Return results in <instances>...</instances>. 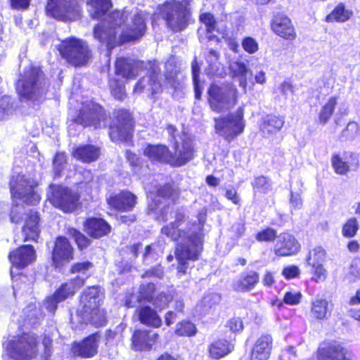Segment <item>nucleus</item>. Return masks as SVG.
Here are the masks:
<instances>
[{
  "mask_svg": "<svg viewBox=\"0 0 360 360\" xmlns=\"http://www.w3.org/2000/svg\"><path fill=\"white\" fill-rule=\"evenodd\" d=\"M256 239L258 241H265V242H270L275 240L276 238V231L271 229V228H267L266 229L259 232L256 235Z\"/></svg>",
  "mask_w": 360,
  "mask_h": 360,
  "instance_id": "bf43d9fd",
  "label": "nucleus"
},
{
  "mask_svg": "<svg viewBox=\"0 0 360 360\" xmlns=\"http://www.w3.org/2000/svg\"><path fill=\"white\" fill-rule=\"evenodd\" d=\"M325 257L326 252L320 246L309 251L307 257V265L310 267V271L313 274L312 280L316 282L323 281L327 277V271L323 265Z\"/></svg>",
  "mask_w": 360,
  "mask_h": 360,
  "instance_id": "f3484780",
  "label": "nucleus"
},
{
  "mask_svg": "<svg viewBox=\"0 0 360 360\" xmlns=\"http://www.w3.org/2000/svg\"><path fill=\"white\" fill-rule=\"evenodd\" d=\"M104 115L103 108L90 101L83 105L79 115L75 119V122L83 127L92 126L98 128L101 127V122L104 121Z\"/></svg>",
  "mask_w": 360,
  "mask_h": 360,
  "instance_id": "ddd939ff",
  "label": "nucleus"
},
{
  "mask_svg": "<svg viewBox=\"0 0 360 360\" xmlns=\"http://www.w3.org/2000/svg\"><path fill=\"white\" fill-rule=\"evenodd\" d=\"M126 158L130 166L131 167L133 172L135 174H139L142 165L141 159L139 158L136 154L132 153L129 150H127L126 152Z\"/></svg>",
  "mask_w": 360,
  "mask_h": 360,
  "instance_id": "864d4df0",
  "label": "nucleus"
},
{
  "mask_svg": "<svg viewBox=\"0 0 360 360\" xmlns=\"http://www.w3.org/2000/svg\"><path fill=\"white\" fill-rule=\"evenodd\" d=\"M359 133V125L356 122H349L342 132V137L347 140L354 139Z\"/></svg>",
  "mask_w": 360,
  "mask_h": 360,
  "instance_id": "13d9d810",
  "label": "nucleus"
},
{
  "mask_svg": "<svg viewBox=\"0 0 360 360\" xmlns=\"http://www.w3.org/2000/svg\"><path fill=\"white\" fill-rule=\"evenodd\" d=\"M319 356L327 360H354L353 354L335 341L323 344L319 349Z\"/></svg>",
  "mask_w": 360,
  "mask_h": 360,
  "instance_id": "a211bd4d",
  "label": "nucleus"
},
{
  "mask_svg": "<svg viewBox=\"0 0 360 360\" xmlns=\"http://www.w3.org/2000/svg\"><path fill=\"white\" fill-rule=\"evenodd\" d=\"M233 349V346L229 342L225 340H219L209 346V356L212 359H219L228 355Z\"/></svg>",
  "mask_w": 360,
  "mask_h": 360,
  "instance_id": "a19ab883",
  "label": "nucleus"
},
{
  "mask_svg": "<svg viewBox=\"0 0 360 360\" xmlns=\"http://www.w3.org/2000/svg\"><path fill=\"white\" fill-rule=\"evenodd\" d=\"M84 227L86 233L94 238H101L110 232V226L103 219L91 218L86 221Z\"/></svg>",
  "mask_w": 360,
  "mask_h": 360,
  "instance_id": "473e14b6",
  "label": "nucleus"
},
{
  "mask_svg": "<svg viewBox=\"0 0 360 360\" xmlns=\"http://www.w3.org/2000/svg\"><path fill=\"white\" fill-rule=\"evenodd\" d=\"M155 295V288L153 283L142 284L139 287V295H131L126 300L125 304L129 308H133L142 301L152 302Z\"/></svg>",
  "mask_w": 360,
  "mask_h": 360,
  "instance_id": "7c9ffc66",
  "label": "nucleus"
},
{
  "mask_svg": "<svg viewBox=\"0 0 360 360\" xmlns=\"http://www.w3.org/2000/svg\"><path fill=\"white\" fill-rule=\"evenodd\" d=\"M127 18V11H115L104 22L94 27V38L105 45L108 53L115 46L138 39L144 34L146 29L144 13L140 11L134 14L131 23L124 29Z\"/></svg>",
  "mask_w": 360,
  "mask_h": 360,
  "instance_id": "f257e3e1",
  "label": "nucleus"
},
{
  "mask_svg": "<svg viewBox=\"0 0 360 360\" xmlns=\"http://www.w3.org/2000/svg\"><path fill=\"white\" fill-rule=\"evenodd\" d=\"M110 88L111 94L115 98L122 100L125 97V89L122 82H120L117 79H111L110 80Z\"/></svg>",
  "mask_w": 360,
  "mask_h": 360,
  "instance_id": "603ef678",
  "label": "nucleus"
},
{
  "mask_svg": "<svg viewBox=\"0 0 360 360\" xmlns=\"http://www.w3.org/2000/svg\"><path fill=\"white\" fill-rule=\"evenodd\" d=\"M330 316L328 302L322 298H317L311 303V317L316 321L327 319Z\"/></svg>",
  "mask_w": 360,
  "mask_h": 360,
  "instance_id": "37998d69",
  "label": "nucleus"
},
{
  "mask_svg": "<svg viewBox=\"0 0 360 360\" xmlns=\"http://www.w3.org/2000/svg\"><path fill=\"white\" fill-rule=\"evenodd\" d=\"M105 323L106 312L100 307L89 311V313L76 314L71 318L72 328L75 330H81L88 323L100 327L104 326Z\"/></svg>",
  "mask_w": 360,
  "mask_h": 360,
  "instance_id": "dca6fc26",
  "label": "nucleus"
},
{
  "mask_svg": "<svg viewBox=\"0 0 360 360\" xmlns=\"http://www.w3.org/2000/svg\"><path fill=\"white\" fill-rule=\"evenodd\" d=\"M58 49L67 63L75 67L85 65L92 56L86 41L75 37L62 41Z\"/></svg>",
  "mask_w": 360,
  "mask_h": 360,
  "instance_id": "39448f33",
  "label": "nucleus"
},
{
  "mask_svg": "<svg viewBox=\"0 0 360 360\" xmlns=\"http://www.w3.org/2000/svg\"><path fill=\"white\" fill-rule=\"evenodd\" d=\"M84 284V278L77 276L63 283L55 292V297L59 302H63L69 297L75 295L76 290L82 288Z\"/></svg>",
  "mask_w": 360,
  "mask_h": 360,
  "instance_id": "2f4dec72",
  "label": "nucleus"
},
{
  "mask_svg": "<svg viewBox=\"0 0 360 360\" xmlns=\"http://www.w3.org/2000/svg\"><path fill=\"white\" fill-rule=\"evenodd\" d=\"M141 63L129 58H118L115 63V73L117 76L129 79L139 74Z\"/></svg>",
  "mask_w": 360,
  "mask_h": 360,
  "instance_id": "c85d7f7f",
  "label": "nucleus"
},
{
  "mask_svg": "<svg viewBox=\"0 0 360 360\" xmlns=\"http://www.w3.org/2000/svg\"><path fill=\"white\" fill-rule=\"evenodd\" d=\"M252 185L255 192H262L264 193L269 192L271 188L270 180L264 176L255 177Z\"/></svg>",
  "mask_w": 360,
  "mask_h": 360,
  "instance_id": "09e8293b",
  "label": "nucleus"
},
{
  "mask_svg": "<svg viewBox=\"0 0 360 360\" xmlns=\"http://www.w3.org/2000/svg\"><path fill=\"white\" fill-rule=\"evenodd\" d=\"M359 229V224L356 218H350L344 224L342 230L345 237L351 238L356 235Z\"/></svg>",
  "mask_w": 360,
  "mask_h": 360,
  "instance_id": "3c124183",
  "label": "nucleus"
},
{
  "mask_svg": "<svg viewBox=\"0 0 360 360\" xmlns=\"http://www.w3.org/2000/svg\"><path fill=\"white\" fill-rule=\"evenodd\" d=\"M193 146L191 139H186L181 143H176L174 152L170 151L169 164L174 167L185 165L193 158Z\"/></svg>",
  "mask_w": 360,
  "mask_h": 360,
  "instance_id": "6ab92c4d",
  "label": "nucleus"
},
{
  "mask_svg": "<svg viewBox=\"0 0 360 360\" xmlns=\"http://www.w3.org/2000/svg\"><path fill=\"white\" fill-rule=\"evenodd\" d=\"M49 199L56 207L65 212H70L77 207L79 196L67 187L53 186L50 187Z\"/></svg>",
  "mask_w": 360,
  "mask_h": 360,
  "instance_id": "9b49d317",
  "label": "nucleus"
},
{
  "mask_svg": "<svg viewBox=\"0 0 360 360\" xmlns=\"http://www.w3.org/2000/svg\"><path fill=\"white\" fill-rule=\"evenodd\" d=\"M143 154L151 161L169 164V159H170V150L164 145H148L144 149Z\"/></svg>",
  "mask_w": 360,
  "mask_h": 360,
  "instance_id": "f704fd0d",
  "label": "nucleus"
},
{
  "mask_svg": "<svg viewBox=\"0 0 360 360\" xmlns=\"http://www.w3.org/2000/svg\"><path fill=\"white\" fill-rule=\"evenodd\" d=\"M331 165L338 174L346 175L350 172H355L359 167V155L351 151H345L334 154L331 157Z\"/></svg>",
  "mask_w": 360,
  "mask_h": 360,
  "instance_id": "4468645a",
  "label": "nucleus"
},
{
  "mask_svg": "<svg viewBox=\"0 0 360 360\" xmlns=\"http://www.w3.org/2000/svg\"><path fill=\"white\" fill-rule=\"evenodd\" d=\"M107 201L110 207L120 211H130L136 203V196L128 191H122L110 195Z\"/></svg>",
  "mask_w": 360,
  "mask_h": 360,
  "instance_id": "bb28decb",
  "label": "nucleus"
},
{
  "mask_svg": "<svg viewBox=\"0 0 360 360\" xmlns=\"http://www.w3.org/2000/svg\"><path fill=\"white\" fill-rule=\"evenodd\" d=\"M46 13L60 20H73L80 16L79 0H49Z\"/></svg>",
  "mask_w": 360,
  "mask_h": 360,
  "instance_id": "9d476101",
  "label": "nucleus"
},
{
  "mask_svg": "<svg viewBox=\"0 0 360 360\" xmlns=\"http://www.w3.org/2000/svg\"><path fill=\"white\" fill-rule=\"evenodd\" d=\"M140 322L149 327L159 328L161 326L162 320L158 315L156 311L148 306L141 307L136 309Z\"/></svg>",
  "mask_w": 360,
  "mask_h": 360,
  "instance_id": "c9c22d12",
  "label": "nucleus"
},
{
  "mask_svg": "<svg viewBox=\"0 0 360 360\" xmlns=\"http://www.w3.org/2000/svg\"><path fill=\"white\" fill-rule=\"evenodd\" d=\"M243 108L240 107L234 113L214 119L216 132L226 141H231L244 130Z\"/></svg>",
  "mask_w": 360,
  "mask_h": 360,
  "instance_id": "6e6552de",
  "label": "nucleus"
},
{
  "mask_svg": "<svg viewBox=\"0 0 360 360\" xmlns=\"http://www.w3.org/2000/svg\"><path fill=\"white\" fill-rule=\"evenodd\" d=\"M259 280V274L251 271L246 274H242L238 280L234 281L232 288L237 292H248L255 288Z\"/></svg>",
  "mask_w": 360,
  "mask_h": 360,
  "instance_id": "72a5a7b5",
  "label": "nucleus"
},
{
  "mask_svg": "<svg viewBox=\"0 0 360 360\" xmlns=\"http://www.w3.org/2000/svg\"><path fill=\"white\" fill-rule=\"evenodd\" d=\"M39 339L34 333H23L2 343L6 354L15 360H33L39 352Z\"/></svg>",
  "mask_w": 360,
  "mask_h": 360,
  "instance_id": "20e7f679",
  "label": "nucleus"
},
{
  "mask_svg": "<svg viewBox=\"0 0 360 360\" xmlns=\"http://www.w3.org/2000/svg\"><path fill=\"white\" fill-rule=\"evenodd\" d=\"M227 327L234 333L239 332L243 330V323L240 318H233L228 321Z\"/></svg>",
  "mask_w": 360,
  "mask_h": 360,
  "instance_id": "0e129e2a",
  "label": "nucleus"
},
{
  "mask_svg": "<svg viewBox=\"0 0 360 360\" xmlns=\"http://www.w3.org/2000/svg\"><path fill=\"white\" fill-rule=\"evenodd\" d=\"M208 96L210 108L217 112L229 110L237 103V89L233 85L219 86L212 84Z\"/></svg>",
  "mask_w": 360,
  "mask_h": 360,
  "instance_id": "1a4fd4ad",
  "label": "nucleus"
},
{
  "mask_svg": "<svg viewBox=\"0 0 360 360\" xmlns=\"http://www.w3.org/2000/svg\"><path fill=\"white\" fill-rule=\"evenodd\" d=\"M68 233L75 238L79 248L82 249L89 245L88 238L76 229H70L68 230Z\"/></svg>",
  "mask_w": 360,
  "mask_h": 360,
  "instance_id": "4d7b16f0",
  "label": "nucleus"
},
{
  "mask_svg": "<svg viewBox=\"0 0 360 360\" xmlns=\"http://www.w3.org/2000/svg\"><path fill=\"white\" fill-rule=\"evenodd\" d=\"M74 158L82 162L89 163L96 160L100 155L99 149L92 145L77 148L72 153Z\"/></svg>",
  "mask_w": 360,
  "mask_h": 360,
  "instance_id": "ea45409f",
  "label": "nucleus"
},
{
  "mask_svg": "<svg viewBox=\"0 0 360 360\" xmlns=\"http://www.w3.org/2000/svg\"><path fill=\"white\" fill-rule=\"evenodd\" d=\"M221 301L218 293H210L205 295L196 305V310L200 314H206Z\"/></svg>",
  "mask_w": 360,
  "mask_h": 360,
  "instance_id": "49530a36",
  "label": "nucleus"
},
{
  "mask_svg": "<svg viewBox=\"0 0 360 360\" xmlns=\"http://www.w3.org/2000/svg\"><path fill=\"white\" fill-rule=\"evenodd\" d=\"M161 233L172 240H179L174 252L178 261L177 272L186 274L188 261L198 260L202 250L201 225L187 222L186 227H181L171 222L162 228Z\"/></svg>",
  "mask_w": 360,
  "mask_h": 360,
  "instance_id": "f03ea898",
  "label": "nucleus"
},
{
  "mask_svg": "<svg viewBox=\"0 0 360 360\" xmlns=\"http://www.w3.org/2000/svg\"><path fill=\"white\" fill-rule=\"evenodd\" d=\"M103 295L96 286L88 288L80 297V305L77 314L89 313V311L100 307Z\"/></svg>",
  "mask_w": 360,
  "mask_h": 360,
  "instance_id": "5701e85b",
  "label": "nucleus"
},
{
  "mask_svg": "<svg viewBox=\"0 0 360 360\" xmlns=\"http://www.w3.org/2000/svg\"><path fill=\"white\" fill-rule=\"evenodd\" d=\"M74 249L69 240L63 236L56 239L52 250V264L56 268H61L73 259Z\"/></svg>",
  "mask_w": 360,
  "mask_h": 360,
  "instance_id": "2eb2a0df",
  "label": "nucleus"
},
{
  "mask_svg": "<svg viewBox=\"0 0 360 360\" xmlns=\"http://www.w3.org/2000/svg\"><path fill=\"white\" fill-rule=\"evenodd\" d=\"M349 274L353 276L358 278L360 277V258H355L349 268Z\"/></svg>",
  "mask_w": 360,
  "mask_h": 360,
  "instance_id": "774afa93",
  "label": "nucleus"
},
{
  "mask_svg": "<svg viewBox=\"0 0 360 360\" xmlns=\"http://www.w3.org/2000/svg\"><path fill=\"white\" fill-rule=\"evenodd\" d=\"M191 0H166L158 7L159 15L173 32L184 30L191 18Z\"/></svg>",
  "mask_w": 360,
  "mask_h": 360,
  "instance_id": "7ed1b4c3",
  "label": "nucleus"
},
{
  "mask_svg": "<svg viewBox=\"0 0 360 360\" xmlns=\"http://www.w3.org/2000/svg\"><path fill=\"white\" fill-rule=\"evenodd\" d=\"M219 54L213 49H210L206 55L207 66L206 71L207 75L222 76L224 73V67L219 61Z\"/></svg>",
  "mask_w": 360,
  "mask_h": 360,
  "instance_id": "79ce46f5",
  "label": "nucleus"
},
{
  "mask_svg": "<svg viewBox=\"0 0 360 360\" xmlns=\"http://www.w3.org/2000/svg\"><path fill=\"white\" fill-rule=\"evenodd\" d=\"M159 335L148 330H136L131 338V347L134 351L148 352L158 342Z\"/></svg>",
  "mask_w": 360,
  "mask_h": 360,
  "instance_id": "412c9836",
  "label": "nucleus"
},
{
  "mask_svg": "<svg viewBox=\"0 0 360 360\" xmlns=\"http://www.w3.org/2000/svg\"><path fill=\"white\" fill-rule=\"evenodd\" d=\"M272 347V338L269 335H262L256 341L251 354L250 360H267Z\"/></svg>",
  "mask_w": 360,
  "mask_h": 360,
  "instance_id": "c756f323",
  "label": "nucleus"
},
{
  "mask_svg": "<svg viewBox=\"0 0 360 360\" xmlns=\"http://www.w3.org/2000/svg\"><path fill=\"white\" fill-rule=\"evenodd\" d=\"M8 257L13 266L24 268L34 261L36 255L33 247L26 245L11 252Z\"/></svg>",
  "mask_w": 360,
  "mask_h": 360,
  "instance_id": "a878e982",
  "label": "nucleus"
},
{
  "mask_svg": "<svg viewBox=\"0 0 360 360\" xmlns=\"http://www.w3.org/2000/svg\"><path fill=\"white\" fill-rule=\"evenodd\" d=\"M302 294L297 291L285 292L283 297V302L289 305H296L300 302Z\"/></svg>",
  "mask_w": 360,
  "mask_h": 360,
  "instance_id": "680f3d73",
  "label": "nucleus"
},
{
  "mask_svg": "<svg viewBox=\"0 0 360 360\" xmlns=\"http://www.w3.org/2000/svg\"><path fill=\"white\" fill-rule=\"evenodd\" d=\"M352 15V11L347 9L343 4H339L334 10L326 16L328 22H343L348 20Z\"/></svg>",
  "mask_w": 360,
  "mask_h": 360,
  "instance_id": "a18cd8bd",
  "label": "nucleus"
},
{
  "mask_svg": "<svg viewBox=\"0 0 360 360\" xmlns=\"http://www.w3.org/2000/svg\"><path fill=\"white\" fill-rule=\"evenodd\" d=\"M36 181L20 174H13L10 180V190L13 201L19 200L27 205L39 202L40 197L34 191Z\"/></svg>",
  "mask_w": 360,
  "mask_h": 360,
  "instance_id": "0eeeda50",
  "label": "nucleus"
},
{
  "mask_svg": "<svg viewBox=\"0 0 360 360\" xmlns=\"http://www.w3.org/2000/svg\"><path fill=\"white\" fill-rule=\"evenodd\" d=\"M39 221V217L37 212L30 210L26 214L25 224L22 230L24 236L23 241L37 240L40 233Z\"/></svg>",
  "mask_w": 360,
  "mask_h": 360,
  "instance_id": "cd10ccee",
  "label": "nucleus"
},
{
  "mask_svg": "<svg viewBox=\"0 0 360 360\" xmlns=\"http://www.w3.org/2000/svg\"><path fill=\"white\" fill-rule=\"evenodd\" d=\"M171 300V296L167 293L161 292L155 295L152 303L159 308L164 307Z\"/></svg>",
  "mask_w": 360,
  "mask_h": 360,
  "instance_id": "e2e57ef3",
  "label": "nucleus"
},
{
  "mask_svg": "<svg viewBox=\"0 0 360 360\" xmlns=\"http://www.w3.org/2000/svg\"><path fill=\"white\" fill-rule=\"evenodd\" d=\"M159 70L152 68L147 75L143 76L136 84L134 91L137 94L145 93L148 96H153L161 90V84L158 79Z\"/></svg>",
  "mask_w": 360,
  "mask_h": 360,
  "instance_id": "4be33fe9",
  "label": "nucleus"
},
{
  "mask_svg": "<svg viewBox=\"0 0 360 360\" xmlns=\"http://www.w3.org/2000/svg\"><path fill=\"white\" fill-rule=\"evenodd\" d=\"M283 124V119L274 115H267L262 119L259 129L263 136H269L279 131Z\"/></svg>",
  "mask_w": 360,
  "mask_h": 360,
  "instance_id": "e433bc0d",
  "label": "nucleus"
},
{
  "mask_svg": "<svg viewBox=\"0 0 360 360\" xmlns=\"http://www.w3.org/2000/svg\"><path fill=\"white\" fill-rule=\"evenodd\" d=\"M132 128L130 113L127 110H119L116 120L110 127V137L114 142H127L131 138Z\"/></svg>",
  "mask_w": 360,
  "mask_h": 360,
  "instance_id": "f8f14e48",
  "label": "nucleus"
},
{
  "mask_svg": "<svg viewBox=\"0 0 360 360\" xmlns=\"http://www.w3.org/2000/svg\"><path fill=\"white\" fill-rule=\"evenodd\" d=\"M101 336L98 333L92 334L79 342H75L72 346L74 356L81 358H91L98 352Z\"/></svg>",
  "mask_w": 360,
  "mask_h": 360,
  "instance_id": "aec40b11",
  "label": "nucleus"
},
{
  "mask_svg": "<svg viewBox=\"0 0 360 360\" xmlns=\"http://www.w3.org/2000/svg\"><path fill=\"white\" fill-rule=\"evenodd\" d=\"M91 267H92V264L89 262H79V263L75 264L72 266L71 271L72 273L84 274L85 271H86Z\"/></svg>",
  "mask_w": 360,
  "mask_h": 360,
  "instance_id": "69168bd1",
  "label": "nucleus"
},
{
  "mask_svg": "<svg viewBox=\"0 0 360 360\" xmlns=\"http://www.w3.org/2000/svg\"><path fill=\"white\" fill-rule=\"evenodd\" d=\"M336 105V98L331 97L328 99V102L322 107L319 114V120L321 123L325 124L328 122V120L332 116Z\"/></svg>",
  "mask_w": 360,
  "mask_h": 360,
  "instance_id": "de8ad7c7",
  "label": "nucleus"
},
{
  "mask_svg": "<svg viewBox=\"0 0 360 360\" xmlns=\"http://www.w3.org/2000/svg\"><path fill=\"white\" fill-rule=\"evenodd\" d=\"M296 352L293 347H288L282 351L280 360H295Z\"/></svg>",
  "mask_w": 360,
  "mask_h": 360,
  "instance_id": "338daca9",
  "label": "nucleus"
},
{
  "mask_svg": "<svg viewBox=\"0 0 360 360\" xmlns=\"http://www.w3.org/2000/svg\"><path fill=\"white\" fill-rule=\"evenodd\" d=\"M229 70L233 77H238L239 86L243 89L244 91H245L248 84V66L243 61L237 59L230 61Z\"/></svg>",
  "mask_w": 360,
  "mask_h": 360,
  "instance_id": "58836bf2",
  "label": "nucleus"
},
{
  "mask_svg": "<svg viewBox=\"0 0 360 360\" xmlns=\"http://www.w3.org/2000/svg\"><path fill=\"white\" fill-rule=\"evenodd\" d=\"M43 74L37 67H27L16 84L20 96L25 100H35L44 93Z\"/></svg>",
  "mask_w": 360,
  "mask_h": 360,
  "instance_id": "423d86ee",
  "label": "nucleus"
},
{
  "mask_svg": "<svg viewBox=\"0 0 360 360\" xmlns=\"http://www.w3.org/2000/svg\"><path fill=\"white\" fill-rule=\"evenodd\" d=\"M89 12L94 19L102 18L112 6L111 0H87Z\"/></svg>",
  "mask_w": 360,
  "mask_h": 360,
  "instance_id": "c03bdc74",
  "label": "nucleus"
},
{
  "mask_svg": "<svg viewBox=\"0 0 360 360\" xmlns=\"http://www.w3.org/2000/svg\"><path fill=\"white\" fill-rule=\"evenodd\" d=\"M300 245L295 238L288 233H281L274 245V253L280 257L290 256L300 250Z\"/></svg>",
  "mask_w": 360,
  "mask_h": 360,
  "instance_id": "b1692460",
  "label": "nucleus"
},
{
  "mask_svg": "<svg viewBox=\"0 0 360 360\" xmlns=\"http://www.w3.org/2000/svg\"><path fill=\"white\" fill-rule=\"evenodd\" d=\"M175 333L180 336H193L196 333V328L191 322H181L176 325Z\"/></svg>",
  "mask_w": 360,
  "mask_h": 360,
  "instance_id": "8fccbe9b",
  "label": "nucleus"
},
{
  "mask_svg": "<svg viewBox=\"0 0 360 360\" xmlns=\"http://www.w3.org/2000/svg\"><path fill=\"white\" fill-rule=\"evenodd\" d=\"M200 21L205 25L207 32H212L215 29L216 21L210 13H205L200 16Z\"/></svg>",
  "mask_w": 360,
  "mask_h": 360,
  "instance_id": "052dcab7",
  "label": "nucleus"
},
{
  "mask_svg": "<svg viewBox=\"0 0 360 360\" xmlns=\"http://www.w3.org/2000/svg\"><path fill=\"white\" fill-rule=\"evenodd\" d=\"M66 163V157L65 153H57L53 164V169L54 174L56 176H60L62 170L63 169L64 165Z\"/></svg>",
  "mask_w": 360,
  "mask_h": 360,
  "instance_id": "6e6d98bb",
  "label": "nucleus"
},
{
  "mask_svg": "<svg viewBox=\"0 0 360 360\" xmlns=\"http://www.w3.org/2000/svg\"><path fill=\"white\" fill-rule=\"evenodd\" d=\"M271 29L274 33L285 39L293 40L296 37L292 22L285 15L278 14L274 16L271 22Z\"/></svg>",
  "mask_w": 360,
  "mask_h": 360,
  "instance_id": "393cba45",
  "label": "nucleus"
},
{
  "mask_svg": "<svg viewBox=\"0 0 360 360\" xmlns=\"http://www.w3.org/2000/svg\"><path fill=\"white\" fill-rule=\"evenodd\" d=\"M165 77L166 82L174 89H178L181 84L182 76L176 65L174 59L168 60L165 65Z\"/></svg>",
  "mask_w": 360,
  "mask_h": 360,
  "instance_id": "4c0bfd02",
  "label": "nucleus"
},
{
  "mask_svg": "<svg viewBox=\"0 0 360 360\" xmlns=\"http://www.w3.org/2000/svg\"><path fill=\"white\" fill-rule=\"evenodd\" d=\"M241 45L244 51L250 54L255 53L259 50L258 42L250 37H245L241 42Z\"/></svg>",
  "mask_w": 360,
  "mask_h": 360,
  "instance_id": "5fc2aeb1",
  "label": "nucleus"
}]
</instances>
